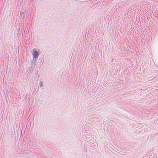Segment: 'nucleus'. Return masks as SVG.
Masks as SVG:
<instances>
[{
  "label": "nucleus",
  "instance_id": "5",
  "mask_svg": "<svg viewBox=\"0 0 158 158\" xmlns=\"http://www.w3.org/2000/svg\"><path fill=\"white\" fill-rule=\"evenodd\" d=\"M115 7V6H114L112 8L114 9V10H113V11L114 10V12H115V11H116L117 10V8L116 9Z\"/></svg>",
  "mask_w": 158,
  "mask_h": 158
},
{
  "label": "nucleus",
  "instance_id": "4",
  "mask_svg": "<svg viewBox=\"0 0 158 158\" xmlns=\"http://www.w3.org/2000/svg\"><path fill=\"white\" fill-rule=\"evenodd\" d=\"M31 69H32L31 71V73L32 71L35 69V66L33 65H30Z\"/></svg>",
  "mask_w": 158,
  "mask_h": 158
},
{
  "label": "nucleus",
  "instance_id": "2",
  "mask_svg": "<svg viewBox=\"0 0 158 158\" xmlns=\"http://www.w3.org/2000/svg\"><path fill=\"white\" fill-rule=\"evenodd\" d=\"M26 14V11L24 10H21L20 11L19 15V19L23 20Z\"/></svg>",
  "mask_w": 158,
  "mask_h": 158
},
{
  "label": "nucleus",
  "instance_id": "8",
  "mask_svg": "<svg viewBox=\"0 0 158 158\" xmlns=\"http://www.w3.org/2000/svg\"><path fill=\"white\" fill-rule=\"evenodd\" d=\"M38 70H37V71L36 72L35 74L36 75H37L38 73Z\"/></svg>",
  "mask_w": 158,
  "mask_h": 158
},
{
  "label": "nucleus",
  "instance_id": "10",
  "mask_svg": "<svg viewBox=\"0 0 158 158\" xmlns=\"http://www.w3.org/2000/svg\"><path fill=\"white\" fill-rule=\"evenodd\" d=\"M111 10H110V12L111 11Z\"/></svg>",
  "mask_w": 158,
  "mask_h": 158
},
{
  "label": "nucleus",
  "instance_id": "9",
  "mask_svg": "<svg viewBox=\"0 0 158 158\" xmlns=\"http://www.w3.org/2000/svg\"><path fill=\"white\" fill-rule=\"evenodd\" d=\"M6 101L7 102V101H8L7 99L6 98Z\"/></svg>",
  "mask_w": 158,
  "mask_h": 158
},
{
  "label": "nucleus",
  "instance_id": "3",
  "mask_svg": "<svg viewBox=\"0 0 158 158\" xmlns=\"http://www.w3.org/2000/svg\"><path fill=\"white\" fill-rule=\"evenodd\" d=\"M36 63V59H35L34 60V61H32L31 62V63L30 64L31 65H35V64Z\"/></svg>",
  "mask_w": 158,
  "mask_h": 158
},
{
  "label": "nucleus",
  "instance_id": "7",
  "mask_svg": "<svg viewBox=\"0 0 158 158\" xmlns=\"http://www.w3.org/2000/svg\"><path fill=\"white\" fill-rule=\"evenodd\" d=\"M43 100H44V102H47V99L46 98H45L44 99H43Z\"/></svg>",
  "mask_w": 158,
  "mask_h": 158
},
{
  "label": "nucleus",
  "instance_id": "6",
  "mask_svg": "<svg viewBox=\"0 0 158 158\" xmlns=\"http://www.w3.org/2000/svg\"><path fill=\"white\" fill-rule=\"evenodd\" d=\"M43 82L42 81H41L40 83V87H43Z\"/></svg>",
  "mask_w": 158,
  "mask_h": 158
},
{
  "label": "nucleus",
  "instance_id": "1",
  "mask_svg": "<svg viewBox=\"0 0 158 158\" xmlns=\"http://www.w3.org/2000/svg\"><path fill=\"white\" fill-rule=\"evenodd\" d=\"M32 52L33 60H34V59H36L38 58L39 55V53L38 51V49H33Z\"/></svg>",
  "mask_w": 158,
  "mask_h": 158
}]
</instances>
